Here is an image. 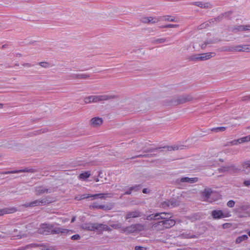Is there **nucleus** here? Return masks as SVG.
Instances as JSON below:
<instances>
[{
	"label": "nucleus",
	"instance_id": "1",
	"mask_svg": "<svg viewBox=\"0 0 250 250\" xmlns=\"http://www.w3.org/2000/svg\"><path fill=\"white\" fill-rule=\"evenodd\" d=\"M201 97L198 98H194L191 94H184L176 97L172 102L175 104H180L190 102L193 100H198Z\"/></svg>",
	"mask_w": 250,
	"mask_h": 250
},
{
	"label": "nucleus",
	"instance_id": "2",
	"mask_svg": "<svg viewBox=\"0 0 250 250\" xmlns=\"http://www.w3.org/2000/svg\"><path fill=\"white\" fill-rule=\"evenodd\" d=\"M215 53H206L199 54H195L189 56L188 59L190 61H202L208 60L214 56Z\"/></svg>",
	"mask_w": 250,
	"mask_h": 250
},
{
	"label": "nucleus",
	"instance_id": "3",
	"mask_svg": "<svg viewBox=\"0 0 250 250\" xmlns=\"http://www.w3.org/2000/svg\"><path fill=\"white\" fill-rule=\"evenodd\" d=\"M171 214L170 213H167L165 212L157 213L155 214H152L147 217V220H159L161 219L162 220H167L171 218Z\"/></svg>",
	"mask_w": 250,
	"mask_h": 250
},
{
	"label": "nucleus",
	"instance_id": "4",
	"mask_svg": "<svg viewBox=\"0 0 250 250\" xmlns=\"http://www.w3.org/2000/svg\"><path fill=\"white\" fill-rule=\"evenodd\" d=\"M240 169L234 165L224 166L219 169V171L220 172H229L230 174H236L240 172Z\"/></svg>",
	"mask_w": 250,
	"mask_h": 250
},
{
	"label": "nucleus",
	"instance_id": "5",
	"mask_svg": "<svg viewBox=\"0 0 250 250\" xmlns=\"http://www.w3.org/2000/svg\"><path fill=\"white\" fill-rule=\"evenodd\" d=\"M37 249L38 250H49L48 246L42 243L39 242L36 243H31L27 245L24 248L23 250L27 249Z\"/></svg>",
	"mask_w": 250,
	"mask_h": 250
},
{
	"label": "nucleus",
	"instance_id": "6",
	"mask_svg": "<svg viewBox=\"0 0 250 250\" xmlns=\"http://www.w3.org/2000/svg\"><path fill=\"white\" fill-rule=\"evenodd\" d=\"M93 103H98L104 101H108L117 98L115 95H92Z\"/></svg>",
	"mask_w": 250,
	"mask_h": 250
},
{
	"label": "nucleus",
	"instance_id": "7",
	"mask_svg": "<svg viewBox=\"0 0 250 250\" xmlns=\"http://www.w3.org/2000/svg\"><path fill=\"white\" fill-rule=\"evenodd\" d=\"M52 226H54L52 224H42L38 229V232L40 234L44 235L51 234V230Z\"/></svg>",
	"mask_w": 250,
	"mask_h": 250
},
{
	"label": "nucleus",
	"instance_id": "8",
	"mask_svg": "<svg viewBox=\"0 0 250 250\" xmlns=\"http://www.w3.org/2000/svg\"><path fill=\"white\" fill-rule=\"evenodd\" d=\"M225 50L228 51H238L249 52H250V45H239L234 47H230L228 49H225Z\"/></svg>",
	"mask_w": 250,
	"mask_h": 250
},
{
	"label": "nucleus",
	"instance_id": "9",
	"mask_svg": "<svg viewBox=\"0 0 250 250\" xmlns=\"http://www.w3.org/2000/svg\"><path fill=\"white\" fill-rule=\"evenodd\" d=\"M73 232V231L71 230L65 229L62 228L60 227H55L53 228V226L52 227V229L51 230V234H70Z\"/></svg>",
	"mask_w": 250,
	"mask_h": 250
},
{
	"label": "nucleus",
	"instance_id": "10",
	"mask_svg": "<svg viewBox=\"0 0 250 250\" xmlns=\"http://www.w3.org/2000/svg\"><path fill=\"white\" fill-rule=\"evenodd\" d=\"M212 217L215 219H218L224 217H227L230 216L229 213H224L221 210H214L211 212Z\"/></svg>",
	"mask_w": 250,
	"mask_h": 250
},
{
	"label": "nucleus",
	"instance_id": "11",
	"mask_svg": "<svg viewBox=\"0 0 250 250\" xmlns=\"http://www.w3.org/2000/svg\"><path fill=\"white\" fill-rule=\"evenodd\" d=\"M38 170L36 169L33 168L26 167L23 169H20L17 170L7 171L3 173V174H12V173H18L21 172H31L35 173L38 172Z\"/></svg>",
	"mask_w": 250,
	"mask_h": 250
},
{
	"label": "nucleus",
	"instance_id": "12",
	"mask_svg": "<svg viewBox=\"0 0 250 250\" xmlns=\"http://www.w3.org/2000/svg\"><path fill=\"white\" fill-rule=\"evenodd\" d=\"M141 21L144 23H156L160 21L159 17H145L141 19Z\"/></svg>",
	"mask_w": 250,
	"mask_h": 250
},
{
	"label": "nucleus",
	"instance_id": "13",
	"mask_svg": "<svg viewBox=\"0 0 250 250\" xmlns=\"http://www.w3.org/2000/svg\"><path fill=\"white\" fill-rule=\"evenodd\" d=\"M190 4L205 9H210L212 7V5L210 2H203L202 1H195L191 2Z\"/></svg>",
	"mask_w": 250,
	"mask_h": 250
},
{
	"label": "nucleus",
	"instance_id": "14",
	"mask_svg": "<svg viewBox=\"0 0 250 250\" xmlns=\"http://www.w3.org/2000/svg\"><path fill=\"white\" fill-rule=\"evenodd\" d=\"M95 231H103L106 230L108 231H111V229L106 225L100 223H94Z\"/></svg>",
	"mask_w": 250,
	"mask_h": 250
},
{
	"label": "nucleus",
	"instance_id": "15",
	"mask_svg": "<svg viewBox=\"0 0 250 250\" xmlns=\"http://www.w3.org/2000/svg\"><path fill=\"white\" fill-rule=\"evenodd\" d=\"M141 216V213L138 210L128 211L126 213L125 218L126 220L131 218H137Z\"/></svg>",
	"mask_w": 250,
	"mask_h": 250
},
{
	"label": "nucleus",
	"instance_id": "16",
	"mask_svg": "<svg viewBox=\"0 0 250 250\" xmlns=\"http://www.w3.org/2000/svg\"><path fill=\"white\" fill-rule=\"evenodd\" d=\"M35 194L37 196H39L42 194L46 193H51V191L47 188L43 186H38L35 188Z\"/></svg>",
	"mask_w": 250,
	"mask_h": 250
},
{
	"label": "nucleus",
	"instance_id": "17",
	"mask_svg": "<svg viewBox=\"0 0 250 250\" xmlns=\"http://www.w3.org/2000/svg\"><path fill=\"white\" fill-rule=\"evenodd\" d=\"M90 125L94 127L100 126L103 122V119L100 117H94L90 120Z\"/></svg>",
	"mask_w": 250,
	"mask_h": 250
},
{
	"label": "nucleus",
	"instance_id": "18",
	"mask_svg": "<svg viewBox=\"0 0 250 250\" xmlns=\"http://www.w3.org/2000/svg\"><path fill=\"white\" fill-rule=\"evenodd\" d=\"M163 220L158 221L153 224L152 227V229L156 231L162 230L165 229Z\"/></svg>",
	"mask_w": 250,
	"mask_h": 250
},
{
	"label": "nucleus",
	"instance_id": "19",
	"mask_svg": "<svg viewBox=\"0 0 250 250\" xmlns=\"http://www.w3.org/2000/svg\"><path fill=\"white\" fill-rule=\"evenodd\" d=\"M69 79H87L90 77V75L87 74H76L70 75Z\"/></svg>",
	"mask_w": 250,
	"mask_h": 250
},
{
	"label": "nucleus",
	"instance_id": "20",
	"mask_svg": "<svg viewBox=\"0 0 250 250\" xmlns=\"http://www.w3.org/2000/svg\"><path fill=\"white\" fill-rule=\"evenodd\" d=\"M212 192V190L211 188H206L202 192V197L204 198V201L208 200Z\"/></svg>",
	"mask_w": 250,
	"mask_h": 250
},
{
	"label": "nucleus",
	"instance_id": "21",
	"mask_svg": "<svg viewBox=\"0 0 250 250\" xmlns=\"http://www.w3.org/2000/svg\"><path fill=\"white\" fill-rule=\"evenodd\" d=\"M17 211L16 208H6L2 209H0V216L5 214L12 213Z\"/></svg>",
	"mask_w": 250,
	"mask_h": 250
},
{
	"label": "nucleus",
	"instance_id": "22",
	"mask_svg": "<svg viewBox=\"0 0 250 250\" xmlns=\"http://www.w3.org/2000/svg\"><path fill=\"white\" fill-rule=\"evenodd\" d=\"M163 224L165 229H168L170 228L175 224V221L173 219H171L170 218L163 220Z\"/></svg>",
	"mask_w": 250,
	"mask_h": 250
},
{
	"label": "nucleus",
	"instance_id": "23",
	"mask_svg": "<svg viewBox=\"0 0 250 250\" xmlns=\"http://www.w3.org/2000/svg\"><path fill=\"white\" fill-rule=\"evenodd\" d=\"M198 178L197 177L194 178H189V177H182L180 179V181L182 183H194L198 181Z\"/></svg>",
	"mask_w": 250,
	"mask_h": 250
},
{
	"label": "nucleus",
	"instance_id": "24",
	"mask_svg": "<svg viewBox=\"0 0 250 250\" xmlns=\"http://www.w3.org/2000/svg\"><path fill=\"white\" fill-rule=\"evenodd\" d=\"M39 206H44L52 202L49 196L38 199Z\"/></svg>",
	"mask_w": 250,
	"mask_h": 250
},
{
	"label": "nucleus",
	"instance_id": "25",
	"mask_svg": "<svg viewBox=\"0 0 250 250\" xmlns=\"http://www.w3.org/2000/svg\"><path fill=\"white\" fill-rule=\"evenodd\" d=\"M122 232H125L126 234L131 233L135 232L133 225H131L130 226L123 228L122 229Z\"/></svg>",
	"mask_w": 250,
	"mask_h": 250
},
{
	"label": "nucleus",
	"instance_id": "26",
	"mask_svg": "<svg viewBox=\"0 0 250 250\" xmlns=\"http://www.w3.org/2000/svg\"><path fill=\"white\" fill-rule=\"evenodd\" d=\"M160 21H177V20L174 17H171L170 15H166L164 16L159 17Z\"/></svg>",
	"mask_w": 250,
	"mask_h": 250
},
{
	"label": "nucleus",
	"instance_id": "27",
	"mask_svg": "<svg viewBox=\"0 0 250 250\" xmlns=\"http://www.w3.org/2000/svg\"><path fill=\"white\" fill-rule=\"evenodd\" d=\"M23 206L26 208H32L37 206H40L39 204L38 199L35 200L33 201L26 203L25 204L23 205Z\"/></svg>",
	"mask_w": 250,
	"mask_h": 250
},
{
	"label": "nucleus",
	"instance_id": "28",
	"mask_svg": "<svg viewBox=\"0 0 250 250\" xmlns=\"http://www.w3.org/2000/svg\"><path fill=\"white\" fill-rule=\"evenodd\" d=\"M109 195L108 197H111V194L110 193H98V194H89L90 197H93V199L99 198L101 199H104L105 198L104 195Z\"/></svg>",
	"mask_w": 250,
	"mask_h": 250
},
{
	"label": "nucleus",
	"instance_id": "29",
	"mask_svg": "<svg viewBox=\"0 0 250 250\" xmlns=\"http://www.w3.org/2000/svg\"><path fill=\"white\" fill-rule=\"evenodd\" d=\"M169 204H170V208H174L180 205V201L175 198H172L168 200Z\"/></svg>",
	"mask_w": 250,
	"mask_h": 250
},
{
	"label": "nucleus",
	"instance_id": "30",
	"mask_svg": "<svg viewBox=\"0 0 250 250\" xmlns=\"http://www.w3.org/2000/svg\"><path fill=\"white\" fill-rule=\"evenodd\" d=\"M94 223H87L83 225V229L90 231H95L94 229Z\"/></svg>",
	"mask_w": 250,
	"mask_h": 250
},
{
	"label": "nucleus",
	"instance_id": "31",
	"mask_svg": "<svg viewBox=\"0 0 250 250\" xmlns=\"http://www.w3.org/2000/svg\"><path fill=\"white\" fill-rule=\"evenodd\" d=\"M113 204L112 203H109L107 205H101V207H100V208L101 209H103L104 210H109L113 208Z\"/></svg>",
	"mask_w": 250,
	"mask_h": 250
},
{
	"label": "nucleus",
	"instance_id": "32",
	"mask_svg": "<svg viewBox=\"0 0 250 250\" xmlns=\"http://www.w3.org/2000/svg\"><path fill=\"white\" fill-rule=\"evenodd\" d=\"M167 147V150L169 151L171 150H178V149H183L184 146H176L174 145L173 146H165L164 148Z\"/></svg>",
	"mask_w": 250,
	"mask_h": 250
},
{
	"label": "nucleus",
	"instance_id": "33",
	"mask_svg": "<svg viewBox=\"0 0 250 250\" xmlns=\"http://www.w3.org/2000/svg\"><path fill=\"white\" fill-rule=\"evenodd\" d=\"M248 239V237L246 234L242 235L236 239L235 242L237 244H239L244 241L247 240Z\"/></svg>",
	"mask_w": 250,
	"mask_h": 250
},
{
	"label": "nucleus",
	"instance_id": "34",
	"mask_svg": "<svg viewBox=\"0 0 250 250\" xmlns=\"http://www.w3.org/2000/svg\"><path fill=\"white\" fill-rule=\"evenodd\" d=\"M90 172L89 171H85L81 173L79 175V178L85 180V179L89 177L90 176Z\"/></svg>",
	"mask_w": 250,
	"mask_h": 250
},
{
	"label": "nucleus",
	"instance_id": "35",
	"mask_svg": "<svg viewBox=\"0 0 250 250\" xmlns=\"http://www.w3.org/2000/svg\"><path fill=\"white\" fill-rule=\"evenodd\" d=\"M226 127L224 126H221V127H213L211 128L210 130V131L214 132H223L226 130Z\"/></svg>",
	"mask_w": 250,
	"mask_h": 250
},
{
	"label": "nucleus",
	"instance_id": "36",
	"mask_svg": "<svg viewBox=\"0 0 250 250\" xmlns=\"http://www.w3.org/2000/svg\"><path fill=\"white\" fill-rule=\"evenodd\" d=\"M231 31L235 33L238 32H242V25L234 26L231 28Z\"/></svg>",
	"mask_w": 250,
	"mask_h": 250
},
{
	"label": "nucleus",
	"instance_id": "37",
	"mask_svg": "<svg viewBox=\"0 0 250 250\" xmlns=\"http://www.w3.org/2000/svg\"><path fill=\"white\" fill-rule=\"evenodd\" d=\"M167 41L166 38H160L157 39L153 40L152 41V43L153 44H159V43H163Z\"/></svg>",
	"mask_w": 250,
	"mask_h": 250
},
{
	"label": "nucleus",
	"instance_id": "38",
	"mask_svg": "<svg viewBox=\"0 0 250 250\" xmlns=\"http://www.w3.org/2000/svg\"><path fill=\"white\" fill-rule=\"evenodd\" d=\"M134 228L135 229V231H142L144 229V226L141 224H133Z\"/></svg>",
	"mask_w": 250,
	"mask_h": 250
},
{
	"label": "nucleus",
	"instance_id": "39",
	"mask_svg": "<svg viewBox=\"0 0 250 250\" xmlns=\"http://www.w3.org/2000/svg\"><path fill=\"white\" fill-rule=\"evenodd\" d=\"M242 167L244 169L250 170V160L243 162Z\"/></svg>",
	"mask_w": 250,
	"mask_h": 250
},
{
	"label": "nucleus",
	"instance_id": "40",
	"mask_svg": "<svg viewBox=\"0 0 250 250\" xmlns=\"http://www.w3.org/2000/svg\"><path fill=\"white\" fill-rule=\"evenodd\" d=\"M169 202L168 200L165 201L161 203L160 207L162 208H170Z\"/></svg>",
	"mask_w": 250,
	"mask_h": 250
},
{
	"label": "nucleus",
	"instance_id": "41",
	"mask_svg": "<svg viewBox=\"0 0 250 250\" xmlns=\"http://www.w3.org/2000/svg\"><path fill=\"white\" fill-rule=\"evenodd\" d=\"M93 96H88V97H86L84 98V102L85 104H90V103H93Z\"/></svg>",
	"mask_w": 250,
	"mask_h": 250
},
{
	"label": "nucleus",
	"instance_id": "42",
	"mask_svg": "<svg viewBox=\"0 0 250 250\" xmlns=\"http://www.w3.org/2000/svg\"><path fill=\"white\" fill-rule=\"evenodd\" d=\"M100 207L101 205H99L97 202H94L89 206V208L90 209H100Z\"/></svg>",
	"mask_w": 250,
	"mask_h": 250
},
{
	"label": "nucleus",
	"instance_id": "43",
	"mask_svg": "<svg viewBox=\"0 0 250 250\" xmlns=\"http://www.w3.org/2000/svg\"><path fill=\"white\" fill-rule=\"evenodd\" d=\"M250 141V135L239 138V143L248 142Z\"/></svg>",
	"mask_w": 250,
	"mask_h": 250
},
{
	"label": "nucleus",
	"instance_id": "44",
	"mask_svg": "<svg viewBox=\"0 0 250 250\" xmlns=\"http://www.w3.org/2000/svg\"><path fill=\"white\" fill-rule=\"evenodd\" d=\"M233 12L232 11H229L223 13H222V15H223V18H229L231 15L232 14Z\"/></svg>",
	"mask_w": 250,
	"mask_h": 250
},
{
	"label": "nucleus",
	"instance_id": "45",
	"mask_svg": "<svg viewBox=\"0 0 250 250\" xmlns=\"http://www.w3.org/2000/svg\"><path fill=\"white\" fill-rule=\"evenodd\" d=\"M142 186L141 185H136L134 186L130 187L131 190L134 191H137L140 190Z\"/></svg>",
	"mask_w": 250,
	"mask_h": 250
},
{
	"label": "nucleus",
	"instance_id": "46",
	"mask_svg": "<svg viewBox=\"0 0 250 250\" xmlns=\"http://www.w3.org/2000/svg\"><path fill=\"white\" fill-rule=\"evenodd\" d=\"M242 32H250V24L242 25Z\"/></svg>",
	"mask_w": 250,
	"mask_h": 250
},
{
	"label": "nucleus",
	"instance_id": "47",
	"mask_svg": "<svg viewBox=\"0 0 250 250\" xmlns=\"http://www.w3.org/2000/svg\"><path fill=\"white\" fill-rule=\"evenodd\" d=\"M208 26H209V23L207 21H206V22H205L202 23L201 24H200L198 28L199 29H204V28H206Z\"/></svg>",
	"mask_w": 250,
	"mask_h": 250
},
{
	"label": "nucleus",
	"instance_id": "48",
	"mask_svg": "<svg viewBox=\"0 0 250 250\" xmlns=\"http://www.w3.org/2000/svg\"><path fill=\"white\" fill-rule=\"evenodd\" d=\"M216 23L221 22L223 19V15L221 14L217 17L214 18Z\"/></svg>",
	"mask_w": 250,
	"mask_h": 250
},
{
	"label": "nucleus",
	"instance_id": "49",
	"mask_svg": "<svg viewBox=\"0 0 250 250\" xmlns=\"http://www.w3.org/2000/svg\"><path fill=\"white\" fill-rule=\"evenodd\" d=\"M214 43H215V42L214 41H213L212 40H210L209 41H208L207 42H205V43L201 45V47L203 49L205 48L207 44Z\"/></svg>",
	"mask_w": 250,
	"mask_h": 250
},
{
	"label": "nucleus",
	"instance_id": "50",
	"mask_svg": "<svg viewBox=\"0 0 250 250\" xmlns=\"http://www.w3.org/2000/svg\"><path fill=\"white\" fill-rule=\"evenodd\" d=\"M40 66L44 68H47L49 67V64L47 62H41L39 63Z\"/></svg>",
	"mask_w": 250,
	"mask_h": 250
},
{
	"label": "nucleus",
	"instance_id": "51",
	"mask_svg": "<svg viewBox=\"0 0 250 250\" xmlns=\"http://www.w3.org/2000/svg\"><path fill=\"white\" fill-rule=\"evenodd\" d=\"M235 202L233 200H229L227 203V206L229 208H232L234 206Z\"/></svg>",
	"mask_w": 250,
	"mask_h": 250
},
{
	"label": "nucleus",
	"instance_id": "52",
	"mask_svg": "<svg viewBox=\"0 0 250 250\" xmlns=\"http://www.w3.org/2000/svg\"><path fill=\"white\" fill-rule=\"evenodd\" d=\"M207 22L209 23V26L213 25L216 23L214 18L209 20Z\"/></svg>",
	"mask_w": 250,
	"mask_h": 250
},
{
	"label": "nucleus",
	"instance_id": "53",
	"mask_svg": "<svg viewBox=\"0 0 250 250\" xmlns=\"http://www.w3.org/2000/svg\"><path fill=\"white\" fill-rule=\"evenodd\" d=\"M179 26L178 24H168L165 25V27L167 28H177Z\"/></svg>",
	"mask_w": 250,
	"mask_h": 250
},
{
	"label": "nucleus",
	"instance_id": "54",
	"mask_svg": "<svg viewBox=\"0 0 250 250\" xmlns=\"http://www.w3.org/2000/svg\"><path fill=\"white\" fill-rule=\"evenodd\" d=\"M90 197L89 194H83L81 195L80 198L78 199V200H81L84 199H87Z\"/></svg>",
	"mask_w": 250,
	"mask_h": 250
},
{
	"label": "nucleus",
	"instance_id": "55",
	"mask_svg": "<svg viewBox=\"0 0 250 250\" xmlns=\"http://www.w3.org/2000/svg\"><path fill=\"white\" fill-rule=\"evenodd\" d=\"M81 237L79 234H75L71 236V239L73 240H77L80 239Z\"/></svg>",
	"mask_w": 250,
	"mask_h": 250
},
{
	"label": "nucleus",
	"instance_id": "56",
	"mask_svg": "<svg viewBox=\"0 0 250 250\" xmlns=\"http://www.w3.org/2000/svg\"><path fill=\"white\" fill-rule=\"evenodd\" d=\"M231 145H236L238 143H239V139L237 140H233L231 142H229Z\"/></svg>",
	"mask_w": 250,
	"mask_h": 250
},
{
	"label": "nucleus",
	"instance_id": "57",
	"mask_svg": "<svg viewBox=\"0 0 250 250\" xmlns=\"http://www.w3.org/2000/svg\"><path fill=\"white\" fill-rule=\"evenodd\" d=\"M241 100L242 101H250V95L242 97Z\"/></svg>",
	"mask_w": 250,
	"mask_h": 250
},
{
	"label": "nucleus",
	"instance_id": "58",
	"mask_svg": "<svg viewBox=\"0 0 250 250\" xmlns=\"http://www.w3.org/2000/svg\"><path fill=\"white\" fill-rule=\"evenodd\" d=\"M110 226L115 229L120 228L121 226H122L121 224L120 223L112 224Z\"/></svg>",
	"mask_w": 250,
	"mask_h": 250
},
{
	"label": "nucleus",
	"instance_id": "59",
	"mask_svg": "<svg viewBox=\"0 0 250 250\" xmlns=\"http://www.w3.org/2000/svg\"><path fill=\"white\" fill-rule=\"evenodd\" d=\"M148 156V155H146V154H144V155H136L135 156H134V157H132L131 158V159H135V158H142V157H147Z\"/></svg>",
	"mask_w": 250,
	"mask_h": 250
},
{
	"label": "nucleus",
	"instance_id": "60",
	"mask_svg": "<svg viewBox=\"0 0 250 250\" xmlns=\"http://www.w3.org/2000/svg\"><path fill=\"white\" fill-rule=\"evenodd\" d=\"M243 185L246 187H249L250 186V180H245Z\"/></svg>",
	"mask_w": 250,
	"mask_h": 250
},
{
	"label": "nucleus",
	"instance_id": "61",
	"mask_svg": "<svg viewBox=\"0 0 250 250\" xmlns=\"http://www.w3.org/2000/svg\"><path fill=\"white\" fill-rule=\"evenodd\" d=\"M143 249H145V250H146V248H144V247H141V246H135V250H142Z\"/></svg>",
	"mask_w": 250,
	"mask_h": 250
},
{
	"label": "nucleus",
	"instance_id": "62",
	"mask_svg": "<svg viewBox=\"0 0 250 250\" xmlns=\"http://www.w3.org/2000/svg\"><path fill=\"white\" fill-rule=\"evenodd\" d=\"M160 148H161V147H158V148H150L147 151H145V152H152V151H154L155 150H157V149H160Z\"/></svg>",
	"mask_w": 250,
	"mask_h": 250
},
{
	"label": "nucleus",
	"instance_id": "63",
	"mask_svg": "<svg viewBox=\"0 0 250 250\" xmlns=\"http://www.w3.org/2000/svg\"><path fill=\"white\" fill-rule=\"evenodd\" d=\"M22 65H23V66H25V67L26 66V67H31V66H32V64H30V63H23V64H22Z\"/></svg>",
	"mask_w": 250,
	"mask_h": 250
},
{
	"label": "nucleus",
	"instance_id": "64",
	"mask_svg": "<svg viewBox=\"0 0 250 250\" xmlns=\"http://www.w3.org/2000/svg\"><path fill=\"white\" fill-rule=\"evenodd\" d=\"M132 191V190H131V188H129V189L127 191H125L124 194H130L131 193Z\"/></svg>",
	"mask_w": 250,
	"mask_h": 250
}]
</instances>
